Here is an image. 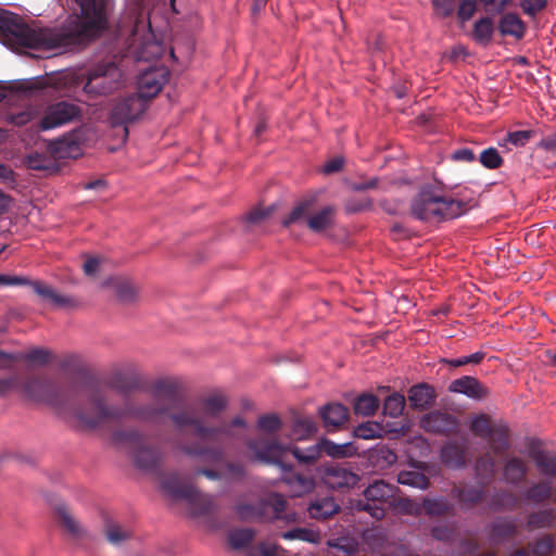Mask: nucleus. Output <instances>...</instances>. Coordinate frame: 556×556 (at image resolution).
<instances>
[{
    "mask_svg": "<svg viewBox=\"0 0 556 556\" xmlns=\"http://www.w3.org/2000/svg\"><path fill=\"white\" fill-rule=\"evenodd\" d=\"M447 390L451 393L464 394L475 401H482L490 395V390L472 376H463L453 380Z\"/></svg>",
    "mask_w": 556,
    "mask_h": 556,
    "instance_id": "18",
    "label": "nucleus"
},
{
    "mask_svg": "<svg viewBox=\"0 0 556 556\" xmlns=\"http://www.w3.org/2000/svg\"><path fill=\"white\" fill-rule=\"evenodd\" d=\"M538 147L547 152L556 153V131L544 136Z\"/></svg>",
    "mask_w": 556,
    "mask_h": 556,
    "instance_id": "64",
    "label": "nucleus"
},
{
    "mask_svg": "<svg viewBox=\"0 0 556 556\" xmlns=\"http://www.w3.org/2000/svg\"><path fill=\"white\" fill-rule=\"evenodd\" d=\"M320 446L323 453L332 458L351 457L357 452L356 447L351 442L338 444L327 438L320 439Z\"/></svg>",
    "mask_w": 556,
    "mask_h": 556,
    "instance_id": "37",
    "label": "nucleus"
},
{
    "mask_svg": "<svg viewBox=\"0 0 556 556\" xmlns=\"http://www.w3.org/2000/svg\"><path fill=\"white\" fill-rule=\"evenodd\" d=\"M23 391L29 400L47 404L61 415L76 418L78 422L87 429H96L109 421H119L124 419L103 417L101 420L96 421V424L90 421L100 417V406L122 407V404H108L104 395L96 388L89 390L88 407L77 406L80 390L76 386L64 387L46 377L28 378L23 384Z\"/></svg>",
    "mask_w": 556,
    "mask_h": 556,
    "instance_id": "3",
    "label": "nucleus"
},
{
    "mask_svg": "<svg viewBox=\"0 0 556 556\" xmlns=\"http://www.w3.org/2000/svg\"><path fill=\"white\" fill-rule=\"evenodd\" d=\"M55 514L60 526L64 528L72 538L81 539L86 535L85 529L80 526L78 520L75 519L65 505H58L55 507Z\"/></svg>",
    "mask_w": 556,
    "mask_h": 556,
    "instance_id": "27",
    "label": "nucleus"
},
{
    "mask_svg": "<svg viewBox=\"0 0 556 556\" xmlns=\"http://www.w3.org/2000/svg\"><path fill=\"white\" fill-rule=\"evenodd\" d=\"M477 10L476 2L473 0H463L457 10V17L462 22L469 21Z\"/></svg>",
    "mask_w": 556,
    "mask_h": 556,
    "instance_id": "60",
    "label": "nucleus"
},
{
    "mask_svg": "<svg viewBox=\"0 0 556 556\" xmlns=\"http://www.w3.org/2000/svg\"><path fill=\"white\" fill-rule=\"evenodd\" d=\"M370 206H371L370 200L356 201L354 199H349L345 202V210L348 213L362 212V211L370 208Z\"/></svg>",
    "mask_w": 556,
    "mask_h": 556,
    "instance_id": "63",
    "label": "nucleus"
},
{
    "mask_svg": "<svg viewBox=\"0 0 556 556\" xmlns=\"http://www.w3.org/2000/svg\"><path fill=\"white\" fill-rule=\"evenodd\" d=\"M314 203V200L313 199H305V200H302L291 212L290 214L288 215V217H286L283 220H282V225L285 227H288L290 226L291 224L293 223H296L303 218H308L309 217V213H311V208H312V205Z\"/></svg>",
    "mask_w": 556,
    "mask_h": 556,
    "instance_id": "51",
    "label": "nucleus"
},
{
    "mask_svg": "<svg viewBox=\"0 0 556 556\" xmlns=\"http://www.w3.org/2000/svg\"><path fill=\"white\" fill-rule=\"evenodd\" d=\"M47 87V79L43 77H37L31 79L17 80L10 85L11 91L31 96L35 92Z\"/></svg>",
    "mask_w": 556,
    "mask_h": 556,
    "instance_id": "42",
    "label": "nucleus"
},
{
    "mask_svg": "<svg viewBox=\"0 0 556 556\" xmlns=\"http://www.w3.org/2000/svg\"><path fill=\"white\" fill-rule=\"evenodd\" d=\"M394 485L386 483L383 480H377L365 489L364 498L358 500L355 507L380 520L386 515L383 505L394 496Z\"/></svg>",
    "mask_w": 556,
    "mask_h": 556,
    "instance_id": "9",
    "label": "nucleus"
},
{
    "mask_svg": "<svg viewBox=\"0 0 556 556\" xmlns=\"http://www.w3.org/2000/svg\"><path fill=\"white\" fill-rule=\"evenodd\" d=\"M147 106L144 99L136 93L116 99L110 112L112 126H123L124 135L128 136L126 125L137 119L147 110Z\"/></svg>",
    "mask_w": 556,
    "mask_h": 556,
    "instance_id": "12",
    "label": "nucleus"
},
{
    "mask_svg": "<svg viewBox=\"0 0 556 556\" xmlns=\"http://www.w3.org/2000/svg\"><path fill=\"white\" fill-rule=\"evenodd\" d=\"M287 501L282 494L269 493L255 503H239L236 511L243 520L285 519Z\"/></svg>",
    "mask_w": 556,
    "mask_h": 556,
    "instance_id": "8",
    "label": "nucleus"
},
{
    "mask_svg": "<svg viewBox=\"0 0 556 556\" xmlns=\"http://www.w3.org/2000/svg\"><path fill=\"white\" fill-rule=\"evenodd\" d=\"M104 286L112 287L123 303H131L136 300L137 290L128 279L112 277L104 282Z\"/></svg>",
    "mask_w": 556,
    "mask_h": 556,
    "instance_id": "35",
    "label": "nucleus"
},
{
    "mask_svg": "<svg viewBox=\"0 0 556 556\" xmlns=\"http://www.w3.org/2000/svg\"><path fill=\"white\" fill-rule=\"evenodd\" d=\"M485 440L494 454H504L510 447L508 426L497 422Z\"/></svg>",
    "mask_w": 556,
    "mask_h": 556,
    "instance_id": "26",
    "label": "nucleus"
},
{
    "mask_svg": "<svg viewBox=\"0 0 556 556\" xmlns=\"http://www.w3.org/2000/svg\"><path fill=\"white\" fill-rule=\"evenodd\" d=\"M379 407V400L376 395L364 393L354 400L353 408L356 415L371 416Z\"/></svg>",
    "mask_w": 556,
    "mask_h": 556,
    "instance_id": "41",
    "label": "nucleus"
},
{
    "mask_svg": "<svg viewBox=\"0 0 556 556\" xmlns=\"http://www.w3.org/2000/svg\"><path fill=\"white\" fill-rule=\"evenodd\" d=\"M255 532L252 529H237L229 533V543L236 548L248 546L254 539Z\"/></svg>",
    "mask_w": 556,
    "mask_h": 556,
    "instance_id": "55",
    "label": "nucleus"
},
{
    "mask_svg": "<svg viewBox=\"0 0 556 556\" xmlns=\"http://www.w3.org/2000/svg\"><path fill=\"white\" fill-rule=\"evenodd\" d=\"M397 482L403 485H408L421 490H426L430 485L429 478L418 471H401L397 475Z\"/></svg>",
    "mask_w": 556,
    "mask_h": 556,
    "instance_id": "45",
    "label": "nucleus"
},
{
    "mask_svg": "<svg viewBox=\"0 0 556 556\" xmlns=\"http://www.w3.org/2000/svg\"><path fill=\"white\" fill-rule=\"evenodd\" d=\"M422 508L430 517L454 516L455 505L445 497L429 498L422 501Z\"/></svg>",
    "mask_w": 556,
    "mask_h": 556,
    "instance_id": "34",
    "label": "nucleus"
},
{
    "mask_svg": "<svg viewBox=\"0 0 556 556\" xmlns=\"http://www.w3.org/2000/svg\"><path fill=\"white\" fill-rule=\"evenodd\" d=\"M420 425L427 432L448 435L456 432L458 419L452 414L433 410L421 418Z\"/></svg>",
    "mask_w": 556,
    "mask_h": 556,
    "instance_id": "17",
    "label": "nucleus"
},
{
    "mask_svg": "<svg viewBox=\"0 0 556 556\" xmlns=\"http://www.w3.org/2000/svg\"><path fill=\"white\" fill-rule=\"evenodd\" d=\"M307 510L314 519H328L340 511V506L332 497L327 496L312 502Z\"/></svg>",
    "mask_w": 556,
    "mask_h": 556,
    "instance_id": "33",
    "label": "nucleus"
},
{
    "mask_svg": "<svg viewBox=\"0 0 556 556\" xmlns=\"http://www.w3.org/2000/svg\"><path fill=\"white\" fill-rule=\"evenodd\" d=\"M223 459H225V457ZM200 460L205 464L213 465L212 463L206 462L204 459H200ZM219 464L223 465L220 470L225 475L224 479L239 480L244 477L245 472H244V467L242 464L237 463V462H224V460H220ZM214 465H218V463H215Z\"/></svg>",
    "mask_w": 556,
    "mask_h": 556,
    "instance_id": "54",
    "label": "nucleus"
},
{
    "mask_svg": "<svg viewBox=\"0 0 556 556\" xmlns=\"http://www.w3.org/2000/svg\"><path fill=\"white\" fill-rule=\"evenodd\" d=\"M518 533V527L511 518H498L492 522L490 538L495 544L514 539Z\"/></svg>",
    "mask_w": 556,
    "mask_h": 556,
    "instance_id": "24",
    "label": "nucleus"
},
{
    "mask_svg": "<svg viewBox=\"0 0 556 556\" xmlns=\"http://www.w3.org/2000/svg\"><path fill=\"white\" fill-rule=\"evenodd\" d=\"M443 464L451 468H463L467 464L466 446L457 442H448L441 450Z\"/></svg>",
    "mask_w": 556,
    "mask_h": 556,
    "instance_id": "23",
    "label": "nucleus"
},
{
    "mask_svg": "<svg viewBox=\"0 0 556 556\" xmlns=\"http://www.w3.org/2000/svg\"><path fill=\"white\" fill-rule=\"evenodd\" d=\"M109 543L119 545L132 536V532L112 520H106L103 527Z\"/></svg>",
    "mask_w": 556,
    "mask_h": 556,
    "instance_id": "38",
    "label": "nucleus"
},
{
    "mask_svg": "<svg viewBox=\"0 0 556 556\" xmlns=\"http://www.w3.org/2000/svg\"><path fill=\"white\" fill-rule=\"evenodd\" d=\"M282 446L286 448V455L288 453H291L293 455V457L300 464H303V465L316 464L323 454L321 446H320V440L316 444L311 445L306 448H301V447L292 445V444H289V445L282 444Z\"/></svg>",
    "mask_w": 556,
    "mask_h": 556,
    "instance_id": "30",
    "label": "nucleus"
},
{
    "mask_svg": "<svg viewBox=\"0 0 556 556\" xmlns=\"http://www.w3.org/2000/svg\"><path fill=\"white\" fill-rule=\"evenodd\" d=\"M80 114L81 110L78 105L60 101L47 106L39 122V127L41 130L53 129L77 119Z\"/></svg>",
    "mask_w": 556,
    "mask_h": 556,
    "instance_id": "13",
    "label": "nucleus"
},
{
    "mask_svg": "<svg viewBox=\"0 0 556 556\" xmlns=\"http://www.w3.org/2000/svg\"><path fill=\"white\" fill-rule=\"evenodd\" d=\"M495 459L490 452L479 456L475 463L477 477L483 480H491L494 476Z\"/></svg>",
    "mask_w": 556,
    "mask_h": 556,
    "instance_id": "46",
    "label": "nucleus"
},
{
    "mask_svg": "<svg viewBox=\"0 0 556 556\" xmlns=\"http://www.w3.org/2000/svg\"><path fill=\"white\" fill-rule=\"evenodd\" d=\"M319 416L327 431L339 429L349 420V409L340 403H329L319 409Z\"/></svg>",
    "mask_w": 556,
    "mask_h": 556,
    "instance_id": "20",
    "label": "nucleus"
},
{
    "mask_svg": "<svg viewBox=\"0 0 556 556\" xmlns=\"http://www.w3.org/2000/svg\"><path fill=\"white\" fill-rule=\"evenodd\" d=\"M552 497V486L548 482L541 481L533 484L525 492V498L533 503H543Z\"/></svg>",
    "mask_w": 556,
    "mask_h": 556,
    "instance_id": "49",
    "label": "nucleus"
},
{
    "mask_svg": "<svg viewBox=\"0 0 556 556\" xmlns=\"http://www.w3.org/2000/svg\"><path fill=\"white\" fill-rule=\"evenodd\" d=\"M79 8L54 28H35L17 14L0 10V34L13 45L41 50L84 47L109 28L111 0H74Z\"/></svg>",
    "mask_w": 556,
    "mask_h": 556,
    "instance_id": "2",
    "label": "nucleus"
},
{
    "mask_svg": "<svg viewBox=\"0 0 556 556\" xmlns=\"http://www.w3.org/2000/svg\"><path fill=\"white\" fill-rule=\"evenodd\" d=\"M282 427V421L277 414H265L258 417L257 429L267 434L278 432Z\"/></svg>",
    "mask_w": 556,
    "mask_h": 556,
    "instance_id": "53",
    "label": "nucleus"
},
{
    "mask_svg": "<svg viewBox=\"0 0 556 556\" xmlns=\"http://www.w3.org/2000/svg\"><path fill=\"white\" fill-rule=\"evenodd\" d=\"M494 33V25L490 17H482L477 21L472 29V38L476 42L486 46L491 42Z\"/></svg>",
    "mask_w": 556,
    "mask_h": 556,
    "instance_id": "39",
    "label": "nucleus"
},
{
    "mask_svg": "<svg viewBox=\"0 0 556 556\" xmlns=\"http://www.w3.org/2000/svg\"><path fill=\"white\" fill-rule=\"evenodd\" d=\"M405 407V397L403 394L394 392L390 394L383 403V414L392 418L402 415Z\"/></svg>",
    "mask_w": 556,
    "mask_h": 556,
    "instance_id": "50",
    "label": "nucleus"
},
{
    "mask_svg": "<svg viewBox=\"0 0 556 556\" xmlns=\"http://www.w3.org/2000/svg\"><path fill=\"white\" fill-rule=\"evenodd\" d=\"M181 391L182 387L178 379L160 378L149 388V401L126 397L122 407L100 406V417L90 421L96 424L103 417L129 418L151 425L170 421L178 431L192 428L202 442H178L177 450L190 458L204 459L212 464L219 463L226 455L227 446L242 438L239 429L243 431L247 422L238 416L229 422L207 426L205 420L218 417L226 409V396L214 393L193 403L180 405Z\"/></svg>",
    "mask_w": 556,
    "mask_h": 556,
    "instance_id": "1",
    "label": "nucleus"
},
{
    "mask_svg": "<svg viewBox=\"0 0 556 556\" xmlns=\"http://www.w3.org/2000/svg\"><path fill=\"white\" fill-rule=\"evenodd\" d=\"M498 30L503 36L521 39L526 34V24L517 14L505 13L500 20Z\"/></svg>",
    "mask_w": 556,
    "mask_h": 556,
    "instance_id": "32",
    "label": "nucleus"
},
{
    "mask_svg": "<svg viewBox=\"0 0 556 556\" xmlns=\"http://www.w3.org/2000/svg\"><path fill=\"white\" fill-rule=\"evenodd\" d=\"M256 460L278 466L282 470L281 481L288 486L293 497H301L312 493L316 488L313 476L296 472L286 460V448L277 440L254 439L247 443Z\"/></svg>",
    "mask_w": 556,
    "mask_h": 556,
    "instance_id": "4",
    "label": "nucleus"
},
{
    "mask_svg": "<svg viewBox=\"0 0 556 556\" xmlns=\"http://www.w3.org/2000/svg\"><path fill=\"white\" fill-rule=\"evenodd\" d=\"M168 78L169 71L165 66L149 67L138 76L136 94L148 104L149 100L160 93Z\"/></svg>",
    "mask_w": 556,
    "mask_h": 556,
    "instance_id": "14",
    "label": "nucleus"
},
{
    "mask_svg": "<svg viewBox=\"0 0 556 556\" xmlns=\"http://www.w3.org/2000/svg\"><path fill=\"white\" fill-rule=\"evenodd\" d=\"M110 388L122 395H127L140 389L139 380L136 377H127L122 374L114 376Z\"/></svg>",
    "mask_w": 556,
    "mask_h": 556,
    "instance_id": "43",
    "label": "nucleus"
},
{
    "mask_svg": "<svg viewBox=\"0 0 556 556\" xmlns=\"http://www.w3.org/2000/svg\"><path fill=\"white\" fill-rule=\"evenodd\" d=\"M556 523V509L544 508L536 511H532L528 515L526 528L529 531L539 529H549Z\"/></svg>",
    "mask_w": 556,
    "mask_h": 556,
    "instance_id": "28",
    "label": "nucleus"
},
{
    "mask_svg": "<svg viewBox=\"0 0 556 556\" xmlns=\"http://www.w3.org/2000/svg\"><path fill=\"white\" fill-rule=\"evenodd\" d=\"M517 504L518 498L511 491L500 490L492 496L490 508L495 511L514 510L517 507Z\"/></svg>",
    "mask_w": 556,
    "mask_h": 556,
    "instance_id": "40",
    "label": "nucleus"
},
{
    "mask_svg": "<svg viewBox=\"0 0 556 556\" xmlns=\"http://www.w3.org/2000/svg\"><path fill=\"white\" fill-rule=\"evenodd\" d=\"M65 142L63 140L53 142L43 152H31L26 156V165L33 170H43L55 173L59 170L58 159H63L67 155L64 151Z\"/></svg>",
    "mask_w": 556,
    "mask_h": 556,
    "instance_id": "15",
    "label": "nucleus"
},
{
    "mask_svg": "<svg viewBox=\"0 0 556 556\" xmlns=\"http://www.w3.org/2000/svg\"><path fill=\"white\" fill-rule=\"evenodd\" d=\"M437 394L428 383H418L408 390V401L414 409L424 410L433 405Z\"/></svg>",
    "mask_w": 556,
    "mask_h": 556,
    "instance_id": "21",
    "label": "nucleus"
},
{
    "mask_svg": "<svg viewBox=\"0 0 556 556\" xmlns=\"http://www.w3.org/2000/svg\"><path fill=\"white\" fill-rule=\"evenodd\" d=\"M112 438L117 443L129 445L137 468L156 472L163 467L166 457L164 450L159 445L148 444L140 430L136 428L115 430Z\"/></svg>",
    "mask_w": 556,
    "mask_h": 556,
    "instance_id": "6",
    "label": "nucleus"
},
{
    "mask_svg": "<svg viewBox=\"0 0 556 556\" xmlns=\"http://www.w3.org/2000/svg\"><path fill=\"white\" fill-rule=\"evenodd\" d=\"M318 430L316 421L311 417L295 416L292 419L290 439L295 441L307 440Z\"/></svg>",
    "mask_w": 556,
    "mask_h": 556,
    "instance_id": "29",
    "label": "nucleus"
},
{
    "mask_svg": "<svg viewBox=\"0 0 556 556\" xmlns=\"http://www.w3.org/2000/svg\"><path fill=\"white\" fill-rule=\"evenodd\" d=\"M161 485L170 497L187 501L193 516H206L214 510L213 496L202 493L190 483H184L177 473L164 476Z\"/></svg>",
    "mask_w": 556,
    "mask_h": 556,
    "instance_id": "7",
    "label": "nucleus"
},
{
    "mask_svg": "<svg viewBox=\"0 0 556 556\" xmlns=\"http://www.w3.org/2000/svg\"><path fill=\"white\" fill-rule=\"evenodd\" d=\"M479 162L488 169H496L502 166L504 160L497 149L491 147L480 153Z\"/></svg>",
    "mask_w": 556,
    "mask_h": 556,
    "instance_id": "56",
    "label": "nucleus"
},
{
    "mask_svg": "<svg viewBox=\"0 0 556 556\" xmlns=\"http://www.w3.org/2000/svg\"><path fill=\"white\" fill-rule=\"evenodd\" d=\"M121 86V72L114 64L98 66L88 73L84 91L90 97L106 96Z\"/></svg>",
    "mask_w": 556,
    "mask_h": 556,
    "instance_id": "10",
    "label": "nucleus"
},
{
    "mask_svg": "<svg viewBox=\"0 0 556 556\" xmlns=\"http://www.w3.org/2000/svg\"><path fill=\"white\" fill-rule=\"evenodd\" d=\"M529 456L542 475H556V453L542 450L532 443L529 447Z\"/></svg>",
    "mask_w": 556,
    "mask_h": 556,
    "instance_id": "22",
    "label": "nucleus"
},
{
    "mask_svg": "<svg viewBox=\"0 0 556 556\" xmlns=\"http://www.w3.org/2000/svg\"><path fill=\"white\" fill-rule=\"evenodd\" d=\"M320 472L324 483L336 491L352 489L359 481V476L356 472L340 464L324 466Z\"/></svg>",
    "mask_w": 556,
    "mask_h": 556,
    "instance_id": "16",
    "label": "nucleus"
},
{
    "mask_svg": "<svg viewBox=\"0 0 556 556\" xmlns=\"http://www.w3.org/2000/svg\"><path fill=\"white\" fill-rule=\"evenodd\" d=\"M382 426L375 421L359 424L354 429V437L363 440H371L382 435Z\"/></svg>",
    "mask_w": 556,
    "mask_h": 556,
    "instance_id": "52",
    "label": "nucleus"
},
{
    "mask_svg": "<svg viewBox=\"0 0 556 556\" xmlns=\"http://www.w3.org/2000/svg\"><path fill=\"white\" fill-rule=\"evenodd\" d=\"M451 496L457 500L462 510L467 511L484 501L485 491L481 486L454 485Z\"/></svg>",
    "mask_w": 556,
    "mask_h": 556,
    "instance_id": "19",
    "label": "nucleus"
},
{
    "mask_svg": "<svg viewBox=\"0 0 556 556\" xmlns=\"http://www.w3.org/2000/svg\"><path fill=\"white\" fill-rule=\"evenodd\" d=\"M465 204L462 201L443 197L435 187L422 186L410 202V214L414 218L439 224L463 215Z\"/></svg>",
    "mask_w": 556,
    "mask_h": 556,
    "instance_id": "5",
    "label": "nucleus"
},
{
    "mask_svg": "<svg viewBox=\"0 0 556 556\" xmlns=\"http://www.w3.org/2000/svg\"><path fill=\"white\" fill-rule=\"evenodd\" d=\"M51 358V352L42 349V348H34L28 352H21L16 354L7 353L4 351H0V361L1 359H10V361H27L33 364L46 365L49 363Z\"/></svg>",
    "mask_w": 556,
    "mask_h": 556,
    "instance_id": "31",
    "label": "nucleus"
},
{
    "mask_svg": "<svg viewBox=\"0 0 556 556\" xmlns=\"http://www.w3.org/2000/svg\"><path fill=\"white\" fill-rule=\"evenodd\" d=\"M334 219V207L325 206L317 213L309 215L306 220L307 227L314 232H320L332 226Z\"/></svg>",
    "mask_w": 556,
    "mask_h": 556,
    "instance_id": "36",
    "label": "nucleus"
},
{
    "mask_svg": "<svg viewBox=\"0 0 556 556\" xmlns=\"http://www.w3.org/2000/svg\"><path fill=\"white\" fill-rule=\"evenodd\" d=\"M546 0H521L520 7L529 16H535L546 7Z\"/></svg>",
    "mask_w": 556,
    "mask_h": 556,
    "instance_id": "59",
    "label": "nucleus"
},
{
    "mask_svg": "<svg viewBox=\"0 0 556 556\" xmlns=\"http://www.w3.org/2000/svg\"><path fill=\"white\" fill-rule=\"evenodd\" d=\"M528 473L526 462L517 456L510 457L504 465L503 477L506 483L517 485L521 483Z\"/></svg>",
    "mask_w": 556,
    "mask_h": 556,
    "instance_id": "25",
    "label": "nucleus"
},
{
    "mask_svg": "<svg viewBox=\"0 0 556 556\" xmlns=\"http://www.w3.org/2000/svg\"><path fill=\"white\" fill-rule=\"evenodd\" d=\"M529 548L533 556H553L556 554V544L551 534L535 540L532 544H529Z\"/></svg>",
    "mask_w": 556,
    "mask_h": 556,
    "instance_id": "48",
    "label": "nucleus"
},
{
    "mask_svg": "<svg viewBox=\"0 0 556 556\" xmlns=\"http://www.w3.org/2000/svg\"><path fill=\"white\" fill-rule=\"evenodd\" d=\"M497 422H493L486 414H480L470 422V431L483 440H485Z\"/></svg>",
    "mask_w": 556,
    "mask_h": 556,
    "instance_id": "44",
    "label": "nucleus"
},
{
    "mask_svg": "<svg viewBox=\"0 0 556 556\" xmlns=\"http://www.w3.org/2000/svg\"><path fill=\"white\" fill-rule=\"evenodd\" d=\"M532 136V130H517L508 132L506 140L515 147H523L529 142Z\"/></svg>",
    "mask_w": 556,
    "mask_h": 556,
    "instance_id": "58",
    "label": "nucleus"
},
{
    "mask_svg": "<svg viewBox=\"0 0 556 556\" xmlns=\"http://www.w3.org/2000/svg\"><path fill=\"white\" fill-rule=\"evenodd\" d=\"M0 286H29L41 299L56 307H74L77 305L73 298L59 294L52 287L40 280H31L25 276L0 275Z\"/></svg>",
    "mask_w": 556,
    "mask_h": 556,
    "instance_id": "11",
    "label": "nucleus"
},
{
    "mask_svg": "<svg viewBox=\"0 0 556 556\" xmlns=\"http://www.w3.org/2000/svg\"><path fill=\"white\" fill-rule=\"evenodd\" d=\"M286 540H299L303 542L318 544L321 540L320 533L308 528H293L282 533Z\"/></svg>",
    "mask_w": 556,
    "mask_h": 556,
    "instance_id": "47",
    "label": "nucleus"
},
{
    "mask_svg": "<svg viewBox=\"0 0 556 556\" xmlns=\"http://www.w3.org/2000/svg\"><path fill=\"white\" fill-rule=\"evenodd\" d=\"M278 546L276 544L260 542L251 545L248 551V556H278Z\"/></svg>",
    "mask_w": 556,
    "mask_h": 556,
    "instance_id": "57",
    "label": "nucleus"
},
{
    "mask_svg": "<svg viewBox=\"0 0 556 556\" xmlns=\"http://www.w3.org/2000/svg\"><path fill=\"white\" fill-rule=\"evenodd\" d=\"M203 476L212 481H218L224 479V473L220 469H214L208 467H198L193 470L192 477L197 478Z\"/></svg>",
    "mask_w": 556,
    "mask_h": 556,
    "instance_id": "61",
    "label": "nucleus"
},
{
    "mask_svg": "<svg viewBox=\"0 0 556 556\" xmlns=\"http://www.w3.org/2000/svg\"><path fill=\"white\" fill-rule=\"evenodd\" d=\"M273 211H274L273 207H268V208L256 207V208L252 210L247 215V220L251 224H258L262 220H264L265 218H267L273 213Z\"/></svg>",
    "mask_w": 556,
    "mask_h": 556,
    "instance_id": "62",
    "label": "nucleus"
}]
</instances>
